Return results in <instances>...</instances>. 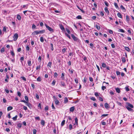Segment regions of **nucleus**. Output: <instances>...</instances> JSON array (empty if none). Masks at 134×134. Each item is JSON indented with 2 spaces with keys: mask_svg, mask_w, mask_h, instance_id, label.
Wrapping results in <instances>:
<instances>
[{
  "mask_svg": "<svg viewBox=\"0 0 134 134\" xmlns=\"http://www.w3.org/2000/svg\"><path fill=\"white\" fill-rule=\"evenodd\" d=\"M60 28L62 30H63L65 29L64 27L62 25H60Z\"/></svg>",
  "mask_w": 134,
  "mask_h": 134,
  "instance_id": "44",
  "label": "nucleus"
},
{
  "mask_svg": "<svg viewBox=\"0 0 134 134\" xmlns=\"http://www.w3.org/2000/svg\"><path fill=\"white\" fill-rule=\"evenodd\" d=\"M22 124L21 123L18 122L17 124V126L19 128H21L22 127Z\"/></svg>",
  "mask_w": 134,
  "mask_h": 134,
  "instance_id": "12",
  "label": "nucleus"
},
{
  "mask_svg": "<svg viewBox=\"0 0 134 134\" xmlns=\"http://www.w3.org/2000/svg\"><path fill=\"white\" fill-rule=\"evenodd\" d=\"M17 116H18L17 115H16L15 117H14L13 118V119L15 120H16L17 117Z\"/></svg>",
  "mask_w": 134,
  "mask_h": 134,
  "instance_id": "50",
  "label": "nucleus"
},
{
  "mask_svg": "<svg viewBox=\"0 0 134 134\" xmlns=\"http://www.w3.org/2000/svg\"><path fill=\"white\" fill-rule=\"evenodd\" d=\"M125 49L128 52H130V49L129 48L127 47H125Z\"/></svg>",
  "mask_w": 134,
  "mask_h": 134,
  "instance_id": "17",
  "label": "nucleus"
},
{
  "mask_svg": "<svg viewBox=\"0 0 134 134\" xmlns=\"http://www.w3.org/2000/svg\"><path fill=\"white\" fill-rule=\"evenodd\" d=\"M91 100H92L94 101H95L96 100V99L94 97H92L91 98Z\"/></svg>",
  "mask_w": 134,
  "mask_h": 134,
  "instance_id": "46",
  "label": "nucleus"
},
{
  "mask_svg": "<svg viewBox=\"0 0 134 134\" xmlns=\"http://www.w3.org/2000/svg\"><path fill=\"white\" fill-rule=\"evenodd\" d=\"M52 65V62H49L47 64V66L48 67H49L50 68H51Z\"/></svg>",
  "mask_w": 134,
  "mask_h": 134,
  "instance_id": "11",
  "label": "nucleus"
},
{
  "mask_svg": "<svg viewBox=\"0 0 134 134\" xmlns=\"http://www.w3.org/2000/svg\"><path fill=\"white\" fill-rule=\"evenodd\" d=\"M73 70H70V69H69V71L70 73L71 74H72L73 73Z\"/></svg>",
  "mask_w": 134,
  "mask_h": 134,
  "instance_id": "59",
  "label": "nucleus"
},
{
  "mask_svg": "<svg viewBox=\"0 0 134 134\" xmlns=\"http://www.w3.org/2000/svg\"><path fill=\"white\" fill-rule=\"evenodd\" d=\"M35 118L36 120H40V118L39 116L35 117Z\"/></svg>",
  "mask_w": 134,
  "mask_h": 134,
  "instance_id": "51",
  "label": "nucleus"
},
{
  "mask_svg": "<svg viewBox=\"0 0 134 134\" xmlns=\"http://www.w3.org/2000/svg\"><path fill=\"white\" fill-rule=\"evenodd\" d=\"M60 83L61 85L62 86H65V83L64 82L62 81Z\"/></svg>",
  "mask_w": 134,
  "mask_h": 134,
  "instance_id": "34",
  "label": "nucleus"
},
{
  "mask_svg": "<svg viewBox=\"0 0 134 134\" xmlns=\"http://www.w3.org/2000/svg\"><path fill=\"white\" fill-rule=\"evenodd\" d=\"M74 106L70 108V111L71 112H73L74 110Z\"/></svg>",
  "mask_w": 134,
  "mask_h": 134,
  "instance_id": "16",
  "label": "nucleus"
},
{
  "mask_svg": "<svg viewBox=\"0 0 134 134\" xmlns=\"http://www.w3.org/2000/svg\"><path fill=\"white\" fill-rule=\"evenodd\" d=\"M106 88V87L105 86H103L102 87V89L104 90Z\"/></svg>",
  "mask_w": 134,
  "mask_h": 134,
  "instance_id": "62",
  "label": "nucleus"
},
{
  "mask_svg": "<svg viewBox=\"0 0 134 134\" xmlns=\"http://www.w3.org/2000/svg\"><path fill=\"white\" fill-rule=\"evenodd\" d=\"M7 29L6 27H4L3 29V31L4 32H6V31Z\"/></svg>",
  "mask_w": 134,
  "mask_h": 134,
  "instance_id": "61",
  "label": "nucleus"
},
{
  "mask_svg": "<svg viewBox=\"0 0 134 134\" xmlns=\"http://www.w3.org/2000/svg\"><path fill=\"white\" fill-rule=\"evenodd\" d=\"M65 121L64 120H63L62 121V122L61 123V126H63L64 125V124L65 123Z\"/></svg>",
  "mask_w": 134,
  "mask_h": 134,
  "instance_id": "27",
  "label": "nucleus"
},
{
  "mask_svg": "<svg viewBox=\"0 0 134 134\" xmlns=\"http://www.w3.org/2000/svg\"><path fill=\"white\" fill-rule=\"evenodd\" d=\"M122 60L123 63H125L126 62L125 58V57H122L121 58Z\"/></svg>",
  "mask_w": 134,
  "mask_h": 134,
  "instance_id": "19",
  "label": "nucleus"
},
{
  "mask_svg": "<svg viewBox=\"0 0 134 134\" xmlns=\"http://www.w3.org/2000/svg\"><path fill=\"white\" fill-rule=\"evenodd\" d=\"M36 98L37 99H39V96L38 94L37 93L36 94Z\"/></svg>",
  "mask_w": 134,
  "mask_h": 134,
  "instance_id": "36",
  "label": "nucleus"
},
{
  "mask_svg": "<svg viewBox=\"0 0 134 134\" xmlns=\"http://www.w3.org/2000/svg\"><path fill=\"white\" fill-rule=\"evenodd\" d=\"M72 126L71 125V124H70L69 125V129L70 130H71V129H72Z\"/></svg>",
  "mask_w": 134,
  "mask_h": 134,
  "instance_id": "42",
  "label": "nucleus"
},
{
  "mask_svg": "<svg viewBox=\"0 0 134 134\" xmlns=\"http://www.w3.org/2000/svg\"><path fill=\"white\" fill-rule=\"evenodd\" d=\"M125 89L127 91H129L130 90L129 88H128V87H125Z\"/></svg>",
  "mask_w": 134,
  "mask_h": 134,
  "instance_id": "52",
  "label": "nucleus"
},
{
  "mask_svg": "<svg viewBox=\"0 0 134 134\" xmlns=\"http://www.w3.org/2000/svg\"><path fill=\"white\" fill-rule=\"evenodd\" d=\"M18 95L20 97L21 96V93L19 92H17Z\"/></svg>",
  "mask_w": 134,
  "mask_h": 134,
  "instance_id": "63",
  "label": "nucleus"
},
{
  "mask_svg": "<svg viewBox=\"0 0 134 134\" xmlns=\"http://www.w3.org/2000/svg\"><path fill=\"white\" fill-rule=\"evenodd\" d=\"M49 4L50 6H51L53 5L54 6H56L57 5H58V4L57 3L53 2L49 3Z\"/></svg>",
  "mask_w": 134,
  "mask_h": 134,
  "instance_id": "6",
  "label": "nucleus"
},
{
  "mask_svg": "<svg viewBox=\"0 0 134 134\" xmlns=\"http://www.w3.org/2000/svg\"><path fill=\"white\" fill-rule=\"evenodd\" d=\"M127 105L126 106H129V107H130L131 108H133V106L132 104H130V103L128 102L126 103Z\"/></svg>",
  "mask_w": 134,
  "mask_h": 134,
  "instance_id": "4",
  "label": "nucleus"
},
{
  "mask_svg": "<svg viewBox=\"0 0 134 134\" xmlns=\"http://www.w3.org/2000/svg\"><path fill=\"white\" fill-rule=\"evenodd\" d=\"M37 80L38 81H41V79L40 77H39L37 78Z\"/></svg>",
  "mask_w": 134,
  "mask_h": 134,
  "instance_id": "33",
  "label": "nucleus"
},
{
  "mask_svg": "<svg viewBox=\"0 0 134 134\" xmlns=\"http://www.w3.org/2000/svg\"><path fill=\"white\" fill-rule=\"evenodd\" d=\"M126 108L129 111H133V110L131 108L129 107V106H126Z\"/></svg>",
  "mask_w": 134,
  "mask_h": 134,
  "instance_id": "9",
  "label": "nucleus"
},
{
  "mask_svg": "<svg viewBox=\"0 0 134 134\" xmlns=\"http://www.w3.org/2000/svg\"><path fill=\"white\" fill-rule=\"evenodd\" d=\"M10 54L11 55H12L13 57H14L15 56V54L13 52V51H11L10 52Z\"/></svg>",
  "mask_w": 134,
  "mask_h": 134,
  "instance_id": "21",
  "label": "nucleus"
},
{
  "mask_svg": "<svg viewBox=\"0 0 134 134\" xmlns=\"http://www.w3.org/2000/svg\"><path fill=\"white\" fill-rule=\"evenodd\" d=\"M68 101V99L67 97H65L64 98V102L65 103H66Z\"/></svg>",
  "mask_w": 134,
  "mask_h": 134,
  "instance_id": "14",
  "label": "nucleus"
},
{
  "mask_svg": "<svg viewBox=\"0 0 134 134\" xmlns=\"http://www.w3.org/2000/svg\"><path fill=\"white\" fill-rule=\"evenodd\" d=\"M38 61L40 62L41 61V56H40L38 59Z\"/></svg>",
  "mask_w": 134,
  "mask_h": 134,
  "instance_id": "43",
  "label": "nucleus"
},
{
  "mask_svg": "<svg viewBox=\"0 0 134 134\" xmlns=\"http://www.w3.org/2000/svg\"><path fill=\"white\" fill-rule=\"evenodd\" d=\"M115 90L118 93H120V89L118 88H115Z\"/></svg>",
  "mask_w": 134,
  "mask_h": 134,
  "instance_id": "15",
  "label": "nucleus"
},
{
  "mask_svg": "<svg viewBox=\"0 0 134 134\" xmlns=\"http://www.w3.org/2000/svg\"><path fill=\"white\" fill-rule=\"evenodd\" d=\"M104 3H105V5L107 6V7H108L109 5V4H108V2H106V1H105V2H104Z\"/></svg>",
  "mask_w": 134,
  "mask_h": 134,
  "instance_id": "54",
  "label": "nucleus"
},
{
  "mask_svg": "<svg viewBox=\"0 0 134 134\" xmlns=\"http://www.w3.org/2000/svg\"><path fill=\"white\" fill-rule=\"evenodd\" d=\"M116 73L117 75H120V72L119 71H116Z\"/></svg>",
  "mask_w": 134,
  "mask_h": 134,
  "instance_id": "47",
  "label": "nucleus"
},
{
  "mask_svg": "<svg viewBox=\"0 0 134 134\" xmlns=\"http://www.w3.org/2000/svg\"><path fill=\"white\" fill-rule=\"evenodd\" d=\"M102 66L103 68H106V65L105 63H103L102 64Z\"/></svg>",
  "mask_w": 134,
  "mask_h": 134,
  "instance_id": "28",
  "label": "nucleus"
},
{
  "mask_svg": "<svg viewBox=\"0 0 134 134\" xmlns=\"http://www.w3.org/2000/svg\"><path fill=\"white\" fill-rule=\"evenodd\" d=\"M27 106H28L29 108H30L31 107V104L29 103L26 102L25 103Z\"/></svg>",
  "mask_w": 134,
  "mask_h": 134,
  "instance_id": "10",
  "label": "nucleus"
},
{
  "mask_svg": "<svg viewBox=\"0 0 134 134\" xmlns=\"http://www.w3.org/2000/svg\"><path fill=\"white\" fill-rule=\"evenodd\" d=\"M64 73H62V76L61 78H62L63 80H64L65 78L64 77Z\"/></svg>",
  "mask_w": 134,
  "mask_h": 134,
  "instance_id": "23",
  "label": "nucleus"
},
{
  "mask_svg": "<svg viewBox=\"0 0 134 134\" xmlns=\"http://www.w3.org/2000/svg\"><path fill=\"white\" fill-rule=\"evenodd\" d=\"M25 100L27 101H29V99L28 98V97L27 96H25Z\"/></svg>",
  "mask_w": 134,
  "mask_h": 134,
  "instance_id": "45",
  "label": "nucleus"
},
{
  "mask_svg": "<svg viewBox=\"0 0 134 134\" xmlns=\"http://www.w3.org/2000/svg\"><path fill=\"white\" fill-rule=\"evenodd\" d=\"M104 106L105 108L107 109L109 107V105L108 103H105L104 104Z\"/></svg>",
  "mask_w": 134,
  "mask_h": 134,
  "instance_id": "18",
  "label": "nucleus"
},
{
  "mask_svg": "<svg viewBox=\"0 0 134 134\" xmlns=\"http://www.w3.org/2000/svg\"><path fill=\"white\" fill-rule=\"evenodd\" d=\"M117 15L119 17V18H122V15L120 13H118L117 14Z\"/></svg>",
  "mask_w": 134,
  "mask_h": 134,
  "instance_id": "22",
  "label": "nucleus"
},
{
  "mask_svg": "<svg viewBox=\"0 0 134 134\" xmlns=\"http://www.w3.org/2000/svg\"><path fill=\"white\" fill-rule=\"evenodd\" d=\"M30 49V48L29 47V46H26V51H29V50Z\"/></svg>",
  "mask_w": 134,
  "mask_h": 134,
  "instance_id": "48",
  "label": "nucleus"
},
{
  "mask_svg": "<svg viewBox=\"0 0 134 134\" xmlns=\"http://www.w3.org/2000/svg\"><path fill=\"white\" fill-rule=\"evenodd\" d=\"M76 18L78 19H81L82 18L81 16L80 15H79L77 16Z\"/></svg>",
  "mask_w": 134,
  "mask_h": 134,
  "instance_id": "38",
  "label": "nucleus"
},
{
  "mask_svg": "<svg viewBox=\"0 0 134 134\" xmlns=\"http://www.w3.org/2000/svg\"><path fill=\"white\" fill-rule=\"evenodd\" d=\"M102 125H106V123L105 122L102 121L101 122Z\"/></svg>",
  "mask_w": 134,
  "mask_h": 134,
  "instance_id": "49",
  "label": "nucleus"
},
{
  "mask_svg": "<svg viewBox=\"0 0 134 134\" xmlns=\"http://www.w3.org/2000/svg\"><path fill=\"white\" fill-rule=\"evenodd\" d=\"M114 5L115 6V7L116 8H119V7L118 6V4L117 3H114Z\"/></svg>",
  "mask_w": 134,
  "mask_h": 134,
  "instance_id": "40",
  "label": "nucleus"
},
{
  "mask_svg": "<svg viewBox=\"0 0 134 134\" xmlns=\"http://www.w3.org/2000/svg\"><path fill=\"white\" fill-rule=\"evenodd\" d=\"M51 45V49L52 50V51H53V44L51 43L50 44Z\"/></svg>",
  "mask_w": 134,
  "mask_h": 134,
  "instance_id": "24",
  "label": "nucleus"
},
{
  "mask_svg": "<svg viewBox=\"0 0 134 134\" xmlns=\"http://www.w3.org/2000/svg\"><path fill=\"white\" fill-rule=\"evenodd\" d=\"M27 64L29 66H31V62L30 60H29L28 61Z\"/></svg>",
  "mask_w": 134,
  "mask_h": 134,
  "instance_id": "29",
  "label": "nucleus"
},
{
  "mask_svg": "<svg viewBox=\"0 0 134 134\" xmlns=\"http://www.w3.org/2000/svg\"><path fill=\"white\" fill-rule=\"evenodd\" d=\"M41 68V65H40L39 66H37L36 68V70H38V69H40Z\"/></svg>",
  "mask_w": 134,
  "mask_h": 134,
  "instance_id": "41",
  "label": "nucleus"
},
{
  "mask_svg": "<svg viewBox=\"0 0 134 134\" xmlns=\"http://www.w3.org/2000/svg\"><path fill=\"white\" fill-rule=\"evenodd\" d=\"M54 101L55 104L57 105H58L59 103V101L58 99H55L54 100Z\"/></svg>",
  "mask_w": 134,
  "mask_h": 134,
  "instance_id": "7",
  "label": "nucleus"
},
{
  "mask_svg": "<svg viewBox=\"0 0 134 134\" xmlns=\"http://www.w3.org/2000/svg\"><path fill=\"white\" fill-rule=\"evenodd\" d=\"M36 26L34 24H33L32 26V28L33 29H36Z\"/></svg>",
  "mask_w": 134,
  "mask_h": 134,
  "instance_id": "35",
  "label": "nucleus"
},
{
  "mask_svg": "<svg viewBox=\"0 0 134 134\" xmlns=\"http://www.w3.org/2000/svg\"><path fill=\"white\" fill-rule=\"evenodd\" d=\"M41 123L42 125L44 126L45 123L44 121L43 120H42L41 121Z\"/></svg>",
  "mask_w": 134,
  "mask_h": 134,
  "instance_id": "39",
  "label": "nucleus"
},
{
  "mask_svg": "<svg viewBox=\"0 0 134 134\" xmlns=\"http://www.w3.org/2000/svg\"><path fill=\"white\" fill-rule=\"evenodd\" d=\"M118 31L121 32H124L125 31L122 29H120L118 30Z\"/></svg>",
  "mask_w": 134,
  "mask_h": 134,
  "instance_id": "30",
  "label": "nucleus"
},
{
  "mask_svg": "<svg viewBox=\"0 0 134 134\" xmlns=\"http://www.w3.org/2000/svg\"><path fill=\"white\" fill-rule=\"evenodd\" d=\"M36 132H37V131L36 129H34L33 130V134H36Z\"/></svg>",
  "mask_w": 134,
  "mask_h": 134,
  "instance_id": "53",
  "label": "nucleus"
},
{
  "mask_svg": "<svg viewBox=\"0 0 134 134\" xmlns=\"http://www.w3.org/2000/svg\"><path fill=\"white\" fill-rule=\"evenodd\" d=\"M94 95L96 97H98L99 96V94L97 92L95 93H94Z\"/></svg>",
  "mask_w": 134,
  "mask_h": 134,
  "instance_id": "58",
  "label": "nucleus"
},
{
  "mask_svg": "<svg viewBox=\"0 0 134 134\" xmlns=\"http://www.w3.org/2000/svg\"><path fill=\"white\" fill-rule=\"evenodd\" d=\"M71 36L72 38L75 41H79V40L78 38L77 37H76L74 35L71 34Z\"/></svg>",
  "mask_w": 134,
  "mask_h": 134,
  "instance_id": "2",
  "label": "nucleus"
},
{
  "mask_svg": "<svg viewBox=\"0 0 134 134\" xmlns=\"http://www.w3.org/2000/svg\"><path fill=\"white\" fill-rule=\"evenodd\" d=\"M38 34H43L45 33V30H43L40 31H38Z\"/></svg>",
  "mask_w": 134,
  "mask_h": 134,
  "instance_id": "5",
  "label": "nucleus"
},
{
  "mask_svg": "<svg viewBox=\"0 0 134 134\" xmlns=\"http://www.w3.org/2000/svg\"><path fill=\"white\" fill-rule=\"evenodd\" d=\"M89 80L91 82H92L93 81V79L92 77H90L89 78Z\"/></svg>",
  "mask_w": 134,
  "mask_h": 134,
  "instance_id": "60",
  "label": "nucleus"
},
{
  "mask_svg": "<svg viewBox=\"0 0 134 134\" xmlns=\"http://www.w3.org/2000/svg\"><path fill=\"white\" fill-rule=\"evenodd\" d=\"M4 51V48H2L1 50V52L2 53Z\"/></svg>",
  "mask_w": 134,
  "mask_h": 134,
  "instance_id": "57",
  "label": "nucleus"
},
{
  "mask_svg": "<svg viewBox=\"0 0 134 134\" xmlns=\"http://www.w3.org/2000/svg\"><path fill=\"white\" fill-rule=\"evenodd\" d=\"M95 27H96L98 30H99L100 29V26H99V24H96L95 25Z\"/></svg>",
  "mask_w": 134,
  "mask_h": 134,
  "instance_id": "8",
  "label": "nucleus"
},
{
  "mask_svg": "<svg viewBox=\"0 0 134 134\" xmlns=\"http://www.w3.org/2000/svg\"><path fill=\"white\" fill-rule=\"evenodd\" d=\"M120 8L121 9L124 10V11H125L126 10L125 8L122 5H121L120 6Z\"/></svg>",
  "mask_w": 134,
  "mask_h": 134,
  "instance_id": "26",
  "label": "nucleus"
},
{
  "mask_svg": "<svg viewBox=\"0 0 134 134\" xmlns=\"http://www.w3.org/2000/svg\"><path fill=\"white\" fill-rule=\"evenodd\" d=\"M40 41L42 42H43L44 41V39L43 37H41L40 38Z\"/></svg>",
  "mask_w": 134,
  "mask_h": 134,
  "instance_id": "32",
  "label": "nucleus"
},
{
  "mask_svg": "<svg viewBox=\"0 0 134 134\" xmlns=\"http://www.w3.org/2000/svg\"><path fill=\"white\" fill-rule=\"evenodd\" d=\"M18 37V35L16 33L14 34L13 36V40L14 41H16Z\"/></svg>",
  "mask_w": 134,
  "mask_h": 134,
  "instance_id": "1",
  "label": "nucleus"
},
{
  "mask_svg": "<svg viewBox=\"0 0 134 134\" xmlns=\"http://www.w3.org/2000/svg\"><path fill=\"white\" fill-rule=\"evenodd\" d=\"M45 26L46 28L48 30L52 32H53V30L50 27L48 26L46 24H45Z\"/></svg>",
  "mask_w": 134,
  "mask_h": 134,
  "instance_id": "3",
  "label": "nucleus"
},
{
  "mask_svg": "<svg viewBox=\"0 0 134 134\" xmlns=\"http://www.w3.org/2000/svg\"><path fill=\"white\" fill-rule=\"evenodd\" d=\"M75 123L77 125H78V119L77 118H76L75 119Z\"/></svg>",
  "mask_w": 134,
  "mask_h": 134,
  "instance_id": "25",
  "label": "nucleus"
},
{
  "mask_svg": "<svg viewBox=\"0 0 134 134\" xmlns=\"http://www.w3.org/2000/svg\"><path fill=\"white\" fill-rule=\"evenodd\" d=\"M66 51V49L65 48H64L62 50V52L63 54H64Z\"/></svg>",
  "mask_w": 134,
  "mask_h": 134,
  "instance_id": "55",
  "label": "nucleus"
},
{
  "mask_svg": "<svg viewBox=\"0 0 134 134\" xmlns=\"http://www.w3.org/2000/svg\"><path fill=\"white\" fill-rule=\"evenodd\" d=\"M66 31L69 34H70L71 32H70V31L68 29H66Z\"/></svg>",
  "mask_w": 134,
  "mask_h": 134,
  "instance_id": "64",
  "label": "nucleus"
},
{
  "mask_svg": "<svg viewBox=\"0 0 134 134\" xmlns=\"http://www.w3.org/2000/svg\"><path fill=\"white\" fill-rule=\"evenodd\" d=\"M56 82V81L55 80H54L52 82V84L54 85H55V83Z\"/></svg>",
  "mask_w": 134,
  "mask_h": 134,
  "instance_id": "56",
  "label": "nucleus"
},
{
  "mask_svg": "<svg viewBox=\"0 0 134 134\" xmlns=\"http://www.w3.org/2000/svg\"><path fill=\"white\" fill-rule=\"evenodd\" d=\"M126 18L127 21L129 22L130 21V19L129 18L128 16L126 15Z\"/></svg>",
  "mask_w": 134,
  "mask_h": 134,
  "instance_id": "31",
  "label": "nucleus"
},
{
  "mask_svg": "<svg viewBox=\"0 0 134 134\" xmlns=\"http://www.w3.org/2000/svg\"><path fill=\"white\" fill-rule=\"evenodd\" d=\"M17 18L19 20H20L21 19V17L20 16L19 14L17 15Z\"/></svg>",
  "mask_w": 134,
  "mask_h": 134,
  "instance_id": "20",
  "label": "nucleus"
},
{
  "mask_svg": "<svg viewBox=\"0 0 134 134\" xmlns=\"http://www.w3.org/2000/svg\"><path fill=\"white\" fill-rule=\"evenodd\" d=\"M58 75L56 72H55L54 73V77H57L58 76Z\"/></svg>",
  "mask_w": 134,
  "mask_h": 134,
  "instance_id": "37",
  "label": "nucleus"
},
{
  "mask_svg": "<svg viewBox=\"0 0 134 134\" xmlns=\"http://www.w3.org/2000/svg\"><path fill=\"white\" fill-rule=\"evenodd\" d=\"M104 10L105 12L107 13L108 14H109V11L108 10V8L107 7H105L104 8Z\"/></svg>",
  "mask_w": 134,
  "mask_h": 134,
  "instance_id": "13",
  "label": "nucleus"
}]
</instances>
